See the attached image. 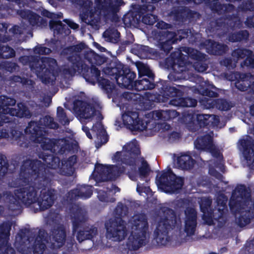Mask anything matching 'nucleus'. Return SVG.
<instances>
[{
	"instance_id": "obj_2",
	"label": "nucleus",
	"mask_w": 254,
	"mask_h": 254,
	"mask_svg": "<svg viewBox=\"0 0 254 254\" xmlns=\"http://www.w3.org/2000/svg\"><path fill=\"white\" fill-rule=\"evenodd\" d=\"M9 208L11 210L18 208L21 202L29 205L35 202L37 200L38 201V204L42 209H47L52 205L53 197L48 192L47 194L44 195L43 198H37L34 188L29 187L28 189L17 190L15 192L14 196L9 197Z\"/></svg>"
},
{
	"instance_id": "obj_34",
	"label": "nucleus",
	"mask_w": 254,
	"mask_h": 254,
	"mask_svg": "<svg viewBox=\"0 0 254 254\" xmlns=\"http://www.w3.org/2000/svg\"><path fill=\"white\" fill-rule=\"evenodd\" d=\"M91 186L82 187L81 188V193L78 194L79 196L84 198H87L91 196L92 190Z\"/></svg>"
},
{
	"instance_id": "obj_16",
	"label": "nucleus",
	"mask_w": 254,
	"mask_h": 254,
	"mask_svg": "<svg viewBox=\"0 0 254 254\" xmlns=\"http://www.w3.org/2000/svg\"><path fill=\"white\" fill-rule=\"evenodd\" d=\"M185 231L188 235L194 234L196 227V212L193 208H188L185 211Z\"/></svg>"
},
{
	"instance_id": "obj_51",
	"label": "nucleus",
	"mask_w": 254,
	"mask_h": 254,
	"mask_svg": "<svg viewBox=\"0 0 254 254\" xmlns=\"http://www.w3.org/2000/svg\"><path fill=\"white\" fill-rule=\"evenodd\" d=\"M46 13L47 16L50 18H55L56 17H57V18H61L62 16V14L61 13H59L57 14L53 13H50L48 11H46Z\"/></svg>"
},
{
	"instance_id": "obj_7",
	"label": "nucleus",
	"mask_w": 254,
	"mask_h": 254,
	"mask_svg": "<svg viewBox=\"0 0 254 254\" xmlns=\"http://www.w3.org/2000/svg\"><path fill=\"white\" fill-rule=\"evenodd\" d=\"M156 183L158 189L161 191L171 193L180 189L183 185V181L181 178L177 177L170 169H168L158 174Z\"/></svg>"
},
{
	"instance_id": "obj_10",
	"label": "nucleus",
	"mask_w": 254,
	"mask_h": 254,
	"mask_svg": "<svg viewBox=\"0 0 254 254\" xmlns=\"http://www.w3.org/2000/svg\"><path fill=\"white\" fill-rule=\"evenodd\" d=\"M107 238L114 241H121L127 235L126 227L122 220H120L119 223H112L109 226L106 224Z\"/></svg>"
},
{
	"instance_id": "obj_3",
	"label": "nucleus",
	"mask_w": 254,
	"mask_h": 254,
	"mask_svg": "<svg viewBox=\"0 0 254 254\" xmlns=\"http://www.w3.org/2000/svg\"><path fill=\"white\" fill-rule=\"evenodd\" d=\"M47 234L44 230H40L38 234L27 238L18 235L15 238V245L22 254L33 252L34 254H43L48 243Z\"/></svg>"
},
{
	"instance_id": "obj_57",
	"label": "nucleus",
	"mask_w": 254,
	"mask_h": 254,
	"mask_svg": "<svg viewBox=\"0 0 254 254\" xmlns=\"http://www.w3.org/2000/svg\"><path fill=\"white\" fill-rule=\"evenodd\" d=\"M105 4H107L109 2V6H111L112 5H116L114 4V1L113 0H104Z\"/></svg>"
},
{
	"instance_id": "obj_14",
	"label": "nucleus",
	"mask_w": 254,
	"mask_h": 254,
	"mask_svg": "<svg viewBox=\"0 0 254 254\" xmlns=\"http://www.w3.org/2000/svg\"><path fill=\"white\" fill-rule=\"evenodd\" d=\"M238 147L247 165L254 167V147L248 137L241 139L239 142Z\"/></svg>"
},
{
	"instance_id": "obj_11",
	"label": "nucleus",
	"mask_w": 254,
	"mask_h": 254,
	"mask_svg": "<svg viewBox=\"0 0 254 254\" xmlns=\"http://www.w3.org/2000/svg\"><path fill=\"white\" fill-rule=\"evenodd\" d=\"M25 131L27 133L31 134L34 141L41 143L43 149L51 150L52 149L53 143L51 140L42 136L41 130L38 127L36 123H30Z\"/></svg>"
},
{
	"instance_id": "obj_29",
	"label": "nucleus",
	"mask_w": 254,
	"mask_h": 254,
	"mask_svg": "<svg viewBox=\"0 0 254 254\" xmlns=\"http://www.w3.org/2000/svg\"><path fill=\"white\" fill-rule=\"evenodd\" d=\"M208 104L209 106L208 107H213L215 106L221 110H227L230 108V105L226 101L223 100H218L217 102H215V104H213V101L211 99L209 100Z\"/></svg>"
},
{
	"instance_id": "obj_38",
	"label": "nucleus",
	"mask_w": 254,
	"mask_h": 254,
	"mask_svg": "<svg viewBox=\"0 0 254 254\" xmlns=\"http://www.w3.org/2000/svg\"><path fill=\"white\" fill-rule=\"evenodd\" d=\"M81 18L86 23L88 24H93L94 22L93 17L94 15L91 13L82 14L80 15Z\"/></svg>"
},
{
	"instance_id": "obj_9",
	"label": "nucleus",
	"mask_w": 254,
	"mask_h": 254,
	"mask_svg": "<svg viewBox=\"0 0 254 254\" xmlns=\"http://www.w3.org/2000/svg\"><path fill=\"white\" fill-rule=\"evenodd\" d=\"M124 125L131 130H143L147 127V121L144 122L139 117L137 112L127 110L122 115Z\"/></svg>"
},
{
	"instance_id": "obj_27",
	"label": "nucleus",
	"mask_w": 254,
	"mask_h": 254,
	"mask_svg": "<svg viewBox=\"0 0 254 254\" xmlns=\"http://www.w3.org/2000/svg\"><path fill=\"white\" fill-rule=\"evenodd\" d=\"M97 234V229L93 228L90 231H80L76 235L77 239L81 242L85 239H90L93 238Z\"/></svg>"
},
{
	"instance_id": "obj_12",
	"label": "nucleus",
	"mask_w": 254,
	"mask_h": 254,
	"mask_svg": "<svg viewBox=\"0 0 254 254\" xmlns=\"http://www.w3.org/2000/svg\"><path fill=\"white\" fill-rule=\"evenodd\" d=\"M194 146L198 150L210 151L213 156L218 157L220 160L222 158L221 153L217 150L216 147L213 144L212 136L210 135L198 137L194 142Z\"/></svg>"
},
{
	"instance_id": "obj_8",
	"label": "nucleus",
	"mask_w": 254,
	"mask_h": 254,
	"mask_svg": "<svg viewBox=\"0 0 254 254\" xmlns=\"http://www.w3.org/2000/svg\"><path fill=\"white\" fill-rule=\"evenodd\" d=\"M123 171L120 168L114 166H105L102 164L96 165L93 176L96 181H106L118 177Z\"/></svg>"
},
{
	"instance_id": "obj_32",
	"label": "nucleus",
	"mask_w": 254,
	"mask_h": 254,
	"mask_svg": "<svg viewBox=\"0 0 254 254\" xmlns=\"http://www.w3.org/2000/svg\"><path fill=\"white\" fill-rule=\"evenodd\" d=\"M14 56V50L10 47L0 46V57L9 58Z\"/></svg>"
},
{
	"instance_id": "obj_54",
	"label": "nucleus",
	"mask_w": 254,
	"mask_h": 254,
	"mask_svg": "<svg viewBox=\"0 0 254 254\" xmlns=\"http://www.w3.org/2000/svg\"><path fill=\"white\" fill-rule=\"evenodd\" d=\"M82 129H83V131L86 133L87 136L89 138H92V136H91V135L90 134V133H89V132L88 128L87 127H86L83 126V127H82Z\"/></svg>"
},
{
	"instance_id": "obj_20",
	"label": "nucleus",
	"mask_w": 254,
	"mask_h": 254,
	"mask_svg": "<svg viewBox=\"0 0 254 254\" xmlns=\"http://www.w3.org/2000/svg\"><path fill=\"white\" fill-rule=\"evenodd\" d=\"M1 112V111H0ZM4 114H10L11 116H16L19 117H29L30 116L29 111L22 104L18 105V109H16L12 107H7L6 108H2Z\"/></svg>"
},
{
	"instance_id": "obj_47",
	"label": "nucleus",
	"mask_w": 254,
	"mask_h": 254,
	"mask_svg": "<svg viewBox=\"0 0 254 254\" xmlns=\"http://www.w3.org/2000/svg\"><path fill=\"white\" fill-rule=\"evenodd\" d=\"M76 161V157L72 156L69 158L66 162V166H69L71 167Z\"/></svg>"
},
{
	"instance_id": "obj_55",
	"label": "nucleus",
	"mask_w": 254,
	"mask_h": 254,
	"mask_svg": "<svg viewBox=\"0 0 254 254\" xmlns=\"http://www.w3.org/2000/svg\"><path fill=\"white\" fill-rule=\"evenodd\" d=\"M209 173L211 175L215 176L216 177H217L218 179H220L221 178V176L220 174L217 173V172H215L211 170H209Z\"/></svg>"
},
{
	"instance_id": "obj_28",
	"label": "nucleus",
	"mask_w": 254,
	"mask_h": 254,
	"mask_svg": "<svg viewBox=\"0 0 254 254\" xmlns=\"http://www.w3.org/2000/svg\"><path fill=\"white\" fill-rule=\"evenodd\" d=\"M167 40L165 43L162 45V48L165 50L168 51L171 49V45L175 43L178 38L174 33L168 32L166 34Z\"/></svg>"
},
{
	"instance_id": "obj_33",
	"label": "nucleus",
	"mask_w": 254,
	"mask_h": 254,
	"mask_svg": "<svg viewBox=\"0 0 254 254\" xmlns=\"http://www.w3.org/2000/svg\"><path fill=\"white\" fill-rule=\"evenodd\" d=\"M218 211L220 213V216L222 215L227 202V198L223 194H221L217 198Z\"/></svg>"
},
{
	"instance_id": "obj_62",
	"label": "nucleus",
	"mask_w": 254,
	"mask_h": 254,
	"mask_svg": "<svg viewBox=\"0 0 254 254\" xmlns=\"http://www.w3.org/2000/svg\"><path fill=\"white\" fill-rule=\"evenodd\" d=\"M68 72L69 74L72 75V74H73L75 73V69H74L71 70H69Z\"/></svg>"
},
{
	"instance_id": "obj_52",
	"label": "nucleus",
	"mask_w": 254,
	"mask_h": 254,
	"mask_svg": "<svg viewBox=\"0 0 254 254\" xmlns=\"http://www.w3.org/2000/svg\"><path fill=\"white\" fill-rule=\"evenodd\" d=\"M203 94L210 97H214L217 95V94L215 92L212 91H208L207 89L204 91Z\"/></svg>"
},
{
	"instance_id": "obj_18",
	"label": "nucleus",
	"mask_w": 254,
	"mask_h": 254,
	"mask_svg": "<svg viewBox=\"0 0 254 254\" xmlns=\"http://www.w3.org/2000/svg\"><path fill=\"white\" fill-rule=\"evenodd\" d=\"M193 123L197 122L200 126L205 125L217 126L219 121V118L215 115L207 114H195L192 116Z\"/></svg>"
},
{
	"instance_id": "obj_64",
	"label": "nucleus",
	"mask_w": 254,
	"mask_h": 254,
	"mask_svg": "<svg viewBox=\"0 0 254 254\" xmlns=\"http://www.w3.org/2000/svg\"><path fill=\"white\" fill-rule=\"evenodd\" d=\"M113 189L114 190V192H116L119 191V189L118 188H116V187H113Z\"/></svg>"
},
{
	"instance_id": "obj_53",
	"label": "nucleus",
	"mask_w": 254,
	"mask_h": 254,
	"mask_svg": "<svg viewBox=\"0 0 254 254\" xmlns=\"http://www.w3.org/2000/svg\"><path fill=\"white\" fill-rule=\"evenodd\" d=\"M183 51L187 53L189 56L191 57L193 56L192 53L194 52V51L193 49L189 48H183Z\"/></svg>"
},
{
	"instance_id": "obj_46",
	"label": "nucleus",
	"mask_w": 254,
	"mask_h": 254,
	"mask_svg": "<svg viewBox=\"0 0 254 254\" xmlns=\"http://www.w3.org/2000/svg\"><path fill=\"white\" fill-rule=\"evenodd\" d=\"M64 21L72 29H76L78 28V25L70 20L65 19Z\"/></svg>"
},
{
	"instance_id": "obj_45",
	"label": "nucleus",
	"mask_w": 254,
	"mask_h": 254,
	"mask_svg": "<svg viewBox=\"0 0 254 254\" xmlns=\"http://www.w3.org/2000/svg\"><path fill=\"white\" fill-rule=\"evenodd\" d=\"M141 68L140 70H142L143 74L147 75L149 77H153V74L151 71L144 65L140 64Z\"/></svg>"
},
{
	"instance_id": "obj_43",
	"label": "nucleus",
	"mask_w": 254,
	"mask_h": 254,
	"mask_svg": "<svg viewBox=\"0 0 254 254\" xmlns=\"http://www.w3.org/2000/svg\"><path fill=\"white\" fill-rule=\"evenodd\" d=\"M137 191L140 194H141L142 192H145L146 193H148L150 191V189L149 187L147 186L143 187L142 186V184L140 183H139L137 184Z\"/></svg>"
},
{
	"instance_id": "obj_24",
	"label": "nucleus",
	"mask_w": 254,
	"mask_h": 254,
	"mask_svg": "<svg viewBox=\"0 0 254 254\" xmlns=\"http://www.w3.org/2000/svg\"><path fill=\"white\" fill-rule=\"evenodd\" d=\"M211 204V201L209 198H204L201 199V202L200 203V208L202 212L203 213V219L205 220L206 217H210L212 218V217L215 219H216L217 217L215 216L216 212L214 213L213 214H211V210L209 208L210 205Z\"/></svg>"
},
{
	"instance_id": "obj_56",
	"label": "nucleus",
	"mask_w": 254,
	"mask_h": 254,
	"mask_svg": "<svg viewBox=\"0 0 254 254\" xmlns=\"http://www.w3.org/2000/svg\"><path fill=\"white\" fill-rule=\"evenodd\" d=\"M195 68L199 72H203L206 70V68L204 66H200V67H198L197 65H196L195 66Z\"/></svg>"
},
{
	"instance_id": "obj_36",
	"label": "nucleus",
	"mask_w": 254,
	"mask_h": 254,
	"mask_svg": "<svg viewBox=\"0 0 254 254\" xmlns=\"http://www.w3.org/2000/svg\"><path fill=\"white\" fill-rule=\"evenodd\" d=\"M99 82L102 85V88L106 90L108 92H111L114 88V85L107 79H103V80L99 81Z\"/></svg>"
},
{
	"instance_id": "obj_39",
	"label": "nucleus",
	"mask_w": 254,
	"mask_h": 254,
	"mask_svg": "<svg viewBox=\"0 0 254 254\" xmlns=\"http://www.w3.org/2000/svg\"><path fill=\"white\" fill-rule=\"evenodd\" d=\"M50 26L51 29H53L54 31H57L58 32H60L61 29L63 28L61 21H55L53 20L50 21Z\"/></svg>"
},
{
	"instance_id": "obj_30",
	"label": "nucleus",
	"mask_w": 254,
	"mask_h": 254,
	"mask_svg": "<svg viewBox=\"0 0 254 254\" xmlns=\"http://www.w3.org/2000/svg\"><path fill=\"white\" fill-rule=\"evenodd\" d=\"M103 36L108 41L116 42L120 36V33L116 30L113 31L106 30L103 34Z\"/></svg>"
},
{
	"instance_id": "obj_1",
	"label": "nucleus",
	"mask_w": 254,
	"mask_h": 254,
	"mask_svg": "<svg viewBox=\"0 0 254 254\" xmlns=\"http://www.w3.org/2000/svg\"><path fill=\"white\" fill-rule=\"evenodd\" d=\"M129 227H131L130 234L125 246L121 248L120 250L123 253L132 254L148 242L150 232L147 219L144 215L134 216L130 220Z\"/></svg>"
},
{
	"instance_id": "obj_42",
	"label": "nucleus",
	"mask_w": 254,
	"mask_h": 254,
	"mask_svg": "<svg viewBox=\"0 0 254 254\" xmlns=\"http://www.w3.org/2000/svg\"><path fill=\"white\" fill-rule=\"evenodd\" d=\"M51 50L49 48L42 46L38 47L35 49V53L39 54H48L50 53Z\"/></svg>"
},
{
	"instance_id": "obj_49",
	"label": "nucleus",
	"mask_w": 254,
	"mask_h": 254,
	"mask_svg": "<svg viewBox=\"0 0 254 254\" xmlns=\"http://www.w3.org/2000/svg\"><path fill=\"white\" fill-rule=\"evenodd\" d=\"M91 71L95 74V75H93V76H94L93 79L97 80V81H99V76L100 75L99 71L95 68H92Z\"/></svg>"
},
{
	"instance_id": "obj_26",
	"label": "nucleus",
	"mask_w": 254,
	"mask_h": 254,
	"mask_svg": "<svg viewBox=\"0 0 254 254\" xmlns=\"http://www.w3.org/2000/svg\"><path fill=\"white\" fill-rule=\"evenodd\" d=\"M171 103L173 105L182 107H193L196 104V100L191 98H180L178 101H171Z\"/></svg>"
},
{
	"instance_id": "obj_44",
	"label": "nucleus",
	"mask_w": 254,
	"mask_h": 254,
	"mask_svg": "<svg viewBox=\"0 0 254 254\" xmlns=\"http://www.w3.org/2000/svg\"><path fill=\"white\" fill-rule=\"evenodd\" d=\"M57 115L62 123H66V120L64 112V109L62 107H58L57 108Z\"/></svg>"
},
{
	"instance_id": "obj_58",
	"label": "nucleus",
	"mask_w": 254,
	"mask_h": 254,
	"mask_svg": "<svg viewBox=\"0 0 254 254\" xmlns=\"http://www.w3.org/2000/svg\"><path fill=\"white\" fill-rule=\"evenodd\" d=\"M94 45L97 48L99 49L100 50V51H101V52H104L105 51V49L103 47H101L98 44H97L96 43H94Z\"/></svg>"
},
{
	"instance_id": "obj_61",
	"label": "nucleus",
	"mask_w": 254,
	"mask_h": 254,
	"mask_svg": "<svg viewBox=\"0 0 254 254\" xmlns=\"http://www.w3.org/2000/svg\"><path fill=\"white\" fill-rule=\"evenodd\" d=\"M28 57H22L21 59H20V60L21 61L22 63H23V64H25L24 63V61H27V59H28Z\"/></svg>"
},
{
	"instance_id": "obj_31",
	"label": "nucleus",
	"mask_w": 254,
	"mask_h": 254,
	"mask_svg": "<svg viewBox=\"0 0 254 254\" xmlns=\"http://www.w3.org/2000/svg\"><path fill=\"white\" fill-rule=\"evenodd\" d=\"M136 86L139 90L151 89L154 87V84L145 78L138 81Z\"/></svg>"
},
{
	"instance_id": "obj_23",
	"label": "nucleus",
	"mask_w": 254,
	"mask_h": 254,
	"mask_svg": "<svg viewBox=\"0 0 254 254\" xmlns=\"http://www.w3.org/2000/svg\"><path fill=\"white\" fill-rule=\"evenodd\" d=\"M238 54L240 58H246L245 64L248 66H254V59L252 52L247 50H238L233 53V56Z\"/></svg>"
},
{
	"instance_id": "obj_59",
	"label": "nucleus",
	"mask_w": 254,
	"mask_h": 254,
	"mask_svg": "<svg viewBox=\"0 0 254 254\" xmlns=\"http://www.w3.org/2000/svg\"><path fill=\"white\" fill-rule=\"evenodd\" d=\"M242 84L241 83H238V84L236 85L237 87H238V88H239L240 90H242V91H245V90H246L247 89V86H245V87H240V85H241Z\"/></svg>"
},
{
	"instance_id": "obj_48",
	"label": "nucleus",
	"mask_w": 254,
	"mask_h": 254,
	"mask_svg": "<svg viewBox=\"0 0 254 254\" xmlns=\"http://www.w3.org/2000/svg\"><path fill=\"white\" fill-rule=\"evenodd\" d=\"M156 26L161 29H167L170 25L163 21H160L157 23Z\"/></svg>"
},
{
	"instance_id": "obj_35",
	"label": "nucleus",
	"mask_w": 254,
	"mask_h": 254,
	"mask_svg": "<svg viewBox=\"0 0 254 254\" xmlns=\"http://www.w3.org/2000/svg\"><path fill=\"white\" fill-rule=\"evenodd\" d=\"M27 18L29 19L30 23L33 25L38 24V22L42 20L41 17L31 12H28Z\"/></svg>"
},
{
	"instance_id": "obj_17",
	"label": "nucleus",
	"mask_w": 254,
	"mask_h": 254,
	"mask_svg": "<svg viewBox=\"0 0 254 254\" xmlns=\"http://www.w3.org/2000/svg\"><path fill=\"white\" fill-rule=\"evenodd\" d=\"M92 132L93 133L94 136L96 138L95 140L96 147L98 148L107 142L108 137L106 131L100 123L93 126Z\"/></svg>"
},
{
	"instance_id": "obj_63",
	"label": "nucleus",
	"mask_w": 254,
	"mask_h": 254,
	"mask_svg": "<svg viewBox=\"0 0 254 254\" xmlns=\"http://www.w3.org/2000/svg\"><path fill=\"white\" fill-rule=\"evenodd\" d=\"M122 208H123V206H122H122L119 205V206L117 207V212H120V210H121V209H122Z\"/></svg>"
},
{
	"instance_id": "obj_13",
	"label": "nucleus",
	"mask_w": 254,
	"mask_h": 254,
	"mask_svg": "<svg viewBox=\"0 0 254 254\" xmlns=\"http://www.w3.org/2000/svg\"><path fill=\"white\" fill-rule=\"evenodd\" d=\"M76 106L75 111L82 123H83L85 120H89L94 116L100 115L98 111H96L90 105L86 103L79 101L76 103Z\"/></svg>"
},
{
	"instance_id": "obj_6",
	"label": "nucleus",
	"mask_w": 254,
	"mask_h": 254,
	"mask_svg": "<svg viewBox=\"0 0 254 254\" xmlns=\"http://www.w3.org/2000/svg\"><path fill=\"white\" fill-rule=\"evenodd\" d=\"M31 70L34 71L43 82L49 83L56 79V72L54 71L57 66L56 61L45 57L30 64Z\"/></svg>"
},
{
	"instance_id": "obj_50",
	"label": "nucleus",
	"mask_w": 254,
	"mask_h": 254,
	"mask_svg": "<svg viewBox=\"0 0 254 254\" xmlns=\"http://www.w3.org/2000/svg\"><path fill=\"white\" fill-rule=\"evenodd\" d=\"M106 195V193L103 191L100 190L98 192V196L101 201H107V199L105 198V195Z\"/></svg>"
},
{
	"instance_id": "obj_41",
	"label": "nucleus",
	"mask_w": 254,
	"mask_h": 254,
	"mask_svg": "<svg viewBox=\"0 0 254 254\" xmlns=\"http://www.w3.org/2000/svg\"><path fill=\"white\" fill-rule=\"evenodd\" d=\"M212 49L211 50H209L208 51V53H210L212 54H221V51H220V49L222 47V45L216 43H214L212 44Z\"/></svg>"
},
{
	"instance_id": "obj_60",
	"label": "nucleus",
	"mask_w": 254,
	"mask_h": 254,
	"mask_svg": "<svg viewBox=\"0 0 254 254\" xmlns=\"http://www.w3.org/2000/svg\"><path fill=\"white\" fill-rule=\"evenodd\" d=\"M48 127H49L50 128H56L57 127V125L53 123V124H49L47 125Z\"/></svg>"
},
{
	"instance_id": "obj_19",
	"label": "nucleus",
	"mask_w": 254,
	"mask_h": 254,
	"mask_svg": "<svg viewBox=\"0 0 254 254\" xmlns=\"http://www.w3.org/2000/svg\"><path fill=\"white\" fill-rule=\"evenodd\" d=\"M65 233L63 227L55 230L50 238L51 246L53 249H57L62 247L65 241Z\"/></svg>"
},
{
	"instance_id": "obj_40",
	"label": "nucleus",
	"mask_w": 254,
	"mask_h": 254,
	"mask_svg": "<svg viewBox=\"0 0 254 254\" xmlns=\"http://www.w3.org/2000/svg\"><path fill=\"white\" fill-rule=\"evenodd\" d=\"M0 99H1V97H0ZM1 100L2 102L1 103L0 102V106L2 105L3 106H13L15 104V101L14 100L6 97H3V99Z\"/></svg>"
},
{
	"instance_id": "obj_25",
	"label": "nucleus",
	"mask_w": 254,
	"mask_h": 254,
	"mask_svg": "<svg viewBox=\"0 0 254 254\" xmlns=\"http://www.w3.org/2000/svg\"><path fill=\"white\" fill-rule=\"evenodd\" d=\"M177 113L174 111H156L152 113V118L155 120H166L171 118V115H176Z\"/></svg>"
},
{
	"instance_id": "obj_4",
	"label": "nucleus",
	"mask_w": 254,
	"mask_h": 254,
	"mask_svg": "<svg viewBox=\"0 0 254 254\" xmlns=\"http://www.w3.org/2000/svg\"><path fill=\"white\" fill-rule=\"evenodd\" d=\"M170 214L165 218H161L157 220L156 228L154 235L158 244L160 246H165L169 242L167 233L169 230L180 225V219H177L176 216L172 211H169Z\"/></svg>"
},
{
	"instance_id": "obj_37",
	"label": "nucleus",
	"mask_w": 254,
	"mask_h": 254,
	"mask_svg": "<svg viewBox=\"0 0 254 254\" xmlns=\"http://www.w3.org/2000/svg\"><path fill=\"white\" fill-rule=\"evenodd\" d=\"M156 17L152 14H147L142 18V21L146 24L152 25L156 21Z\"/></svg>"
},
{
	"instance_id": "obj_5",
	"label": "nucleus",
	"mask_w": 254,
	"mask_h": 254,
	"mask_svg": "<svg viewBox=\"0 0 254 254\" xmlns=\"http://www.w3.org/2000/svg\"><path fill=\"white\" fill-rule=\"evenodd\" d=\"M123 151L122 152H117L113 157L114 162H120V161H126V164H128L129 166H133V164L135 163L139 166V172L140 174V178L145 176L150 171L149 168L146 162L143 158H138L136 160L131 158L128 161H126V158H122L125 155V152H130L135 154H138L139 152L138 143L136 141H132L127 144L123 148Z\"/></svg>"
},
{
	"instance_id": "obj_21",
	"label": "nucleus",
	"mask_w": 254,
	"mask_h": 254,
	"mask_svg": "<svg viewBox=\"0 0 254 254\" xmlns=\"http://www.w3.org/2000/svg\"><path fill=\"white\" fill-rule=\"evenodd\" d=\"M125 75H123L120 71L119 74H116L115 79L117 82L121 86L129 88L132 81L134 79L135 75L134 73L126 70Z\"/></svg>"
},
{
	"instance_id": "obj_15",
	"label": "nucleus",
	"mask_w": 254,
	"mask_h": 254,
	"mask_svg": "<svg viewBox=\"0 0 254 254\" xmlns=\"http://www.w3.org/2000/svg\"><path fill=\"white\" fill-rule=\"evenodd\" d=\"M11 225L4 223L0 226V254H15L13 250L7 244Z\"/></svg>"
},
{
	"instance_id": "obj_22",
	"label": "nucleus",
	"mask_w": 254,
	"mask_h": 254,
	"mask_svg": "<svg viewBox=\"0 0 254 254\" xmlns=\"http://www.w3.org/2000/svg\"><path fill=\"white\" fill-rule=\"evenodd\" d=\"M194 164V161L188 155H183L178 157L176 160V165L182 169H189Z\"/></svg>"
}]
</instances>
